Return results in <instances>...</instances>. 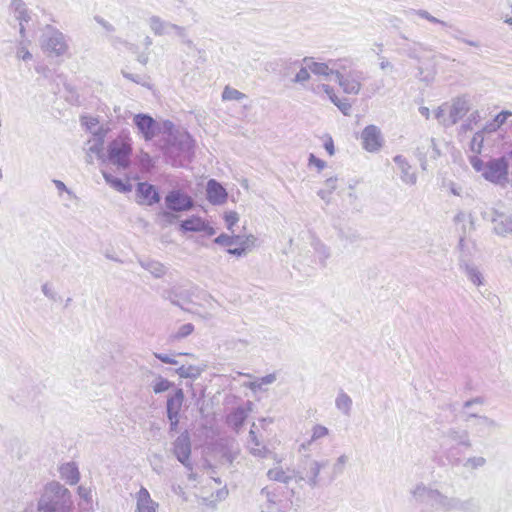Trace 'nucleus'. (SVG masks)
Masks as SVG:
<instances>
[{
  "mask_svg": "<svg viewBox=\"0 0 512 512\" xmlns=\"http://www.w3.org/2000/svg\"><path fill=\"white\" fill-rule=\"evenodd\" d=\"M142 268L149 271L154 277L161 278L166 274V267L159 261L155 260H140L139 261Z\"/></svg>",
  "mask_w": 512,
  "mask_h": 512,
  "instance_id": "33",
  "label": "nucleus"
},
{
  "mask_svg": "<svg viewBox=\"0 0 512 512\" xmlns=\"http://www.w3.org/2000/svg\"><path fill=\"white\" fill-rule=\"evenodd\" d=\"M315 252H316V255L319 258L321 264L325 265L327 259L330 257V250H329V248L326 245L322 244V243H317L315 245Z\"/></svg>",
  "mask_w": 512,
  "mask_h": 512,
  "instance_id": "48",
  "label": "nucleus"
},
{
  "mask_svg": "<svg viewBox=\"0 0 512 512\" xmlns=\"http://www.w3.org/2000/svg\"><path fill=\"white\" fill-rule=\"evenodd\" d=\"M447 436L456 442L458 445H462L465 447H471V441L469 439V434L466 430H455L451 429L447 432Z\"/></svg>",
  "mask_w": 512,
  "mask_h": 512,
  "instance_id": "39",
  "label": "nucleus"
},
{
  "mask_svg": "<svg viewBox=\"0 0 512 512\" xmlns=\"http://www.w3.org/2000/svg\"><path fill=\"white\" fill-rule=\"evenodd\" d=\"M238 220V214L234 211L225 214V222L229 230L232 229V227L238 222Z\"/></svg>",
  "mask_w": 512,
  "mask_h": 512,
  "instance_id": "55",
  "label": "nucleus"
},
{
  "mask_svg": "<svg viewBox=\"0 0 512 512\" xmlns=\"http://www.w3.org/2000/svg\"><path fill=\"white\" fill-rule=\"evenodd\" d=\"M240 240L239 236H230L227 234H220L218 237L214 239V242L216 244L222 245V246H232L234 244H237Z\"/></svg>",
  "mask_w": 512,
  "mask_h": 512,
  "instance_id": "46",
  "label": "nucleus"
},
{
  "mask_svg": "<svg viewBox=\"0 0 512 512\" xmlns=\"http://www.w3.org/2000/svg\"><path fill=\"white\" fill-rule=\"evenodd\" d=\"M180 230L182 232H205L209 236L216 233L215 229L209 226L205 220L194 215L181 222Z\"/></svg>",
  "mask_w": 512,
  "mask_h": 512,
  "instance_id": "19",
  "label": "nucleus"
},
{
  "mask_svg": "<svg viewBox=\"0 0 512 512\" xmlns=\"http://www.w3.org/2000/svg\"><path fill=\"white\" fill-rule=\"evenodd\" d=\"M260 508L262 512H286L279 487L268 485L260 491Z\"/></svg>",
  "mask_w": 512,
  "mask_h": 512,
  "instance_id": "7",
  "label": "nucleus"
},
{
  "mask_svg": "<svg viewBox=\"0 0 512 512\" xmlns=\"http://www.w3.org/2000/svg\"><path fill=\"white\" fill-rule=\"evenodd\" d=\"M246 96L244 93L240 92L239 90L235 88H231L229 86H226L222 92V99L225 101H231L236 100L240 101L244 99Z\"/></svg>",
  "mask_w": 512,
  "mask_h": 512,
  "instance_id": "41",
  "label": "nucleus"
},
{
  "mask_svg": "<svg viewBox=\"0 0 512 512\" xmlns=\"http://www.w3.org/2000/svg\"><path fill=\"white\" fill-rule=\"evenodd\" d=\"M428 504L436 509L443 511H451L461 507V502L459 499L448 497L437 489H433Z\"/></svg>",
  "mask_w": 512,
  "mask_h": 512,
  "instance_id": "15",
  "label": "nucleus"
},
{
  "mask_svg": "<svg viewBox=\"0 0 512 512\" xmlns=\"http://www.w3.org/2000/svg\"><path fill=\"white\" fill-rule=\"evenodd\" d=\"M471 418L475 419L473 427L476 432L481 435L490 434L498 428V423L487 416H478L474 413H469L467 414L465 421H469Z\"/></svg>",
  "mask_w": 512,
  "mask_h": 512,
  "instance_id": "23",
  "label": "nucleus"
},
{
  "mask_svg": "<svg viewBox=\"0 0 512 512\" xmlns=\"http://www.w3.org/2000/svg\"><path fill=\"white\" fill-rule=\"evenodd\" d=\"M266 476L270 481L286 485L292 480H295L296 482L304 480L303 473L294 468L283 467L281 461H277L276 464L267 471Z\"/></svg>",
  "mask_w": 512,
  "mask_h": 512,
  "instance_id": "9",
  "label": "nucleus"
},
{
  "mask_svg": "<svg viewBox=\"0 0 512 512\" xmlns=\"http://www.w3.org/2000/svg\"><path fill=\"white\" fill-rule=\"evenodd\" d=\"M206 194L208 201L213 205L224 204L228 196L225 188L214 179L208 181Z\"/></svg>",
  "mask_w": 512,
  "mask_h": 512,
  "instance_id": "20",
  "label": "nucleus"
},
{
  "mask_svg": "<svg viewBox=\"0 0 512 512\" xmlns=\"http://www.w3.org/2000/svg\"><path fill=\"white\" fill-rule=\"evenodd\" d=\"M406 14H415V15L423 18V19L428 20L429 22L438 23V24H441L443 26H447L446 22L441 21V20L435 18L428 11L423 10V9H418V10L412 9L410 11H407Z\"/></svg>",
  "mask_w": 512,
  "mask_h": 512,
  "instance_id": "43",
  "label": "nucleus"
},
{
  "mask_svg": "<svg viewBox=\"0 0 512 512\" xmlns=\"http://www.w3.org/2000/svg\"><path fill=\"white\" fill-rule=\"evenodd\" d=\"M175 372L181 378L197 379L202 374L203 369L194 365H182L179 368H177Z\"/></svg>",
  "mask_w": 512,
  "mask_h": 512,
  "instance_id": "38",
  "label": "nucleus"
},
{
  "mask_svg": "<svg viewBox=\"0 0 512 512\" xmlns=\"http://www.w3.org/2000/svg\"><path fill=\"white\" fill-rule=\"evenodd\" d=\"M362 147L371 153L378 152L384 143L380 129L376 125L366 126L361 133Z\"/></svg>",
  "mask_w": 512,
  "mask_h": 512,
  "instance_id": "10",
  "label": "nucleus"
},
{
  "mask_svg": "<svg viewBox=\"0 0 512 512\" xmlns=\"http://www.w3.org/2000/svg\"><path fill=\"white\" fill-rule=\"evenodd\" d=\"M42 48L48 55L60 57L67 54L69 45L62 32L48 28L43 35Z\"/></svg>",
  "mask_w": 512,
  "mask_h": 512,
  "instance_id": "6",
  "label": "nucleus"
},
{
  "mask_svg": "<svg viewBox=\"0 0 512 512\" xmlns=\"http://www.w3.org/2000/svg\"><path fill=\"white\" fill-rule=\"evenodd\" d=\"M460 268L464 270L466 276L474 285H483V275L475 265L461 262Z\"/></svg>",
  "mask_w": 512,
  "mask_h": 512,
  "instance_id": "31",
  "label": "nucleus"
},
{
  "mask_svg": "<svg viewBox=\"0 0 512 512\" xmlns=\"http://www.w3.org/2000/svg\"><path fill=\"white\" fill-rule=\"evenodd\" d=\"M159 215L165 219L167 224H173L177 219V216L169 211H162Z\"/></svg>",
  "mask_w": 512,
  "mask_h": 512,
  "instance_id": "64",
  "label": "nucleus"
},
{
  "mask_svg": "<svg viewBox=\"0 0 512 512\" xmlns=\"http://www.w3.org/2000/svg\"><path fill=\"white\" fill-rule=\"evenodd\" d=\"M338 109L345 115L348 116L351 113L352 106L347 98H340V100L335 104Z\"/></svg>",
  "mask_w": 512,
  "mask_h": 512,
  "instance_id": "52",
  "label": "nucleus"
},
{
  "mask_svg": "<svg viewBox=\"0 0 512 512\" xmlns=\"http://www.w3.org/2000/svg\"><path fill=\"white\" fill-rule=\"evenodd\" d=\"M423 48V45L419 42H414L412 45H408L403 48V54L411 59H420L419 51Z\"/></svg>",
  "mask_w": 512,
  "mask_h": 512,
  "instance_id": "45",
  "label": "nucleus"
},
{
  "mask_svg": "<svg viewBox=\"0 0 512 512\" xmlns=\"http://www.w3.org/2000/svg\"><path fill=\"white\" fill-rule=\"evenodd\" d=\"M337 64L336 80L345 94L358 95L362 89L363 81L366 80L364 71L354 68L352 58H339Z\"/></svg>",
  "mask_w": 512,
  "mask_h": 512,
  "instance_id": "2",
  "label": "nucleus"
},
{
  "mask_svg": "<svg viewBox=\"0 0 512 512\" xmlns=\"http://www.w3.org/2000/svg\"><path fill=\"white\" fill-rule=\"evenodd\" d=\"M511 117L512 111L503 110L500 113H498L493 120L498 124V127L500 128L502 125L506 124L508 122V119Z\"/></svg>",
  "mask_w": 512,
  "mask_h": 512,
  "instance_id": "51",
  "label": "nucleus"
},
{
  "mask_svg": "<svg viewBox=\"0 0 512 512\" xmlns=\"http://www.w3.org/2000/svg\"><path fill=\"white\" fill-rule=\"evenodd\" d=\"M329 434V430L327 427L323 425H315L312 428V435L311 439L308 442V445H310L313 441H316L318 439H321Z\"/></svg>",
  "mask_w": 512,
  "mask_h": 512,
  "instance_id": "47",
  "label": "nucleus"
},
{
  "mask_svg": "<svg viewBox=\"0 0 512 512\" xmlns=\"http://www.w3.org/2000/svg\"><path fill=\"white\" fill-rule=\"evenodd\" d=\"M498 129H500L498 127V124L492 119L490 122H487L485 124L481 132L493 133L496 132Z\"/></svg>",
  "mask_w": 512,
  "mask_h": 512,
  "instance_id": "62",
  "label": "nucleus"
},
{
  "mask_svg": "<svg viewBox=\"0 0 512 512\" xmlns=\"http://www.w3.org/2000/svg\"><path fill=\"white\" fill-rule=\"evenodd\" d=\"M482 142H483L482 132L476 133L471 141L472 150L480 151Z\"/></svg>",
  "mask_w": 512,
  "mask_h": 512,
  "instance_id": "59",
  "label": "nucleus"
},
{
  "mask_svg": "<svg viewBox=\"0 0 512 512\" xmlns=\"http://www.w3.org/2000/svg\"><path fill=\"white\" fill-rule=\"evenodd\" d=\"M16 56H17V58H19L23 61H29L32 59V54L29 52V50L25 46H20L17 49Z\"/></svg>",
  "mask_w": 512,
  "mask_h": 512,
  "instance_id": "58",
  "label": "nucleus"
},
{
  "mask_svg": "<svg viewBox=\"0 0 512 512\" xmlns=\"http://www.w3.org/2000/svg\"><path fill=\"white\" fill-rule=\"evenodd\" d=\"M141 167L145 170H150L153 167V160L148 153H143L140 157Z\"/></svg>",
  "mask_w": 512,
  "mask_h": 512,
  "instance_id": "57",
  "label": "nucleus"
},
{
  "mask_svg": "<svg viewBox=\"0 0 512 512\" xmlns=\"http://www.w3.org/2000/svg\"><path fill=\"white\" fill-rule=\"evenodd\" d=\"M327 465V461H309L304 476V480L311 487L315 488L319 484V475L321 470Z\"/></svg>",
  "mask_w": 512,
  "mask_h": 512,
  "instance_id": "24",
  "label": "nucleus"
},
{
  "mask_svg": "<svg viewBox=\"0 0 512 512\" xmlns=\"http://www.w3.org/2000/svg\"><path fill=\"white\" fill-rule=\"evenodd\" d=\"M151 31L158 36L176 35L188 47H193V41L188 38L187 31L184 27L178 26L171 22L161 19L159 16H152L148 20Z\"/></svg>",
  "mask_w": 512,
  "mask_h": 512,
  "instance_id": "5",
  "label": "nucleus"
},
{
  "mask_svg": "<svg viewBox=\"0 0 512 512\" xmlns=\"http://www.w3.org/2000/svg\"><path fill=\"white\" fill-rule=\"evenodd\" d=\"M41 290L47 298H49L51 300H55L56 293L54 292L53 288L49 284L46 283V284L42 285Z\"/></svg>",
  "mask_w": 512,
  "mask_h": 512,
  "instance_id": "61",
  "label": "nucleus"
},
{
  "mask_svg": "<svg viewBox=\"0 0 512 512\" xmlns=\"http://www.w3.org/2000/svg\"><path fill=\"white\" fill-rule=\"evenodd\" d=\"M137 202L142 205L152 206L160 201V195L155 186L147 182H141L136 187Z\"/></svg>",
  "mask_w": 512,
  "mask_h": 512,
  "instance_id": "17",
  "label": "nucleus"
},
{
  "mask_svg": "<svg viewBox=\"0 0 512 512\" xmlns=\"http://www.w3.org/2000/svg\"><path fill=\"white\" fill-rule=\"evenodd\" d=\"M159 504L155 502L149 491L141 487L136 494V512H157Z\"/></svg>",
  "mask_w": 512,
  "mask_h": 512,
  "instance_id": "22",
  "label": "nucleus"
},
{
  "mask_svg": "<svg viewBox=\"0 0 512 512\" xmlns=\"http://www.w3.org/2000/svg\"><path fill=\"white\" fill-rule=\"evenodd\" d=\"M73 507L71 492L57 481H51L37 503L39 512H71Z\"/></svg>",
  "mask_w": 512,
  "mask_h": 512,
  "instance_id": "1",
  "label": "nucleus"
},
{
  "mask_svg": "<svg viewBox=\"0 0 512 512\" xmlns=\"http://www.w3.org/2000/svg\"><path fill=\"white\" fill-rule=\"evenodd\" d=\"M303 62L307 64V68L315 75L328 78L331 75H337V62L339 59H331L328 62H316L312 58L305 57Z\"/></svg>",
  "mask_w": 512,
  "mask_h": 512,
  "instance_id": "14",
  "label": "nucleus"
},
{
  "mask_svg": "<svg viewBox=\"0 0 512 512\" xmlns=\"http://www.w3.org/2000/svg\"><path fill=\"white\" fill-rule=\"evenodd\" d=\"M308 165L310 167L315 166L317 168V170L320 172L321 170H323L326 167V162L317 158L314 154H310L309 159H308Z\"/></svg>",
  "mask_w": 512,
  "mask_h": 512,
  "instance_id": "54",
  "label": "nucleus"
},
{
  "mask_svg": "<svg viewBox=\"0 0 512 512\" xmlns=\"http://www.w3.org/2000/svg\"><path fill=\"white\" fill-rule=\"evenodd\" d=\"M435 118L439 121L440 124L444 126H452V124H449V113L446 114V111L443 106L438 107V109L435 111Z\"/></svg>",
  "mask_w": 512,
  "mask_h": 512,
  "instance_id": "50",
  "label": "nucleus"
},
{
  "mask_svg": "<svg viewBox=\"0 0 512 512\" xmlns=\"http://www.w3.org/2000/svg\"><path fill=\"white\" fill-rule=\"evenodd\" d=\"M335 406L344 415L348 416L352 408V399L347 393L340 391L335 399Z\"/></svg>",
  "mask_w": 512,
  "mask_h": 512,
  "instance_id": "35",
  "label": "nucleus"
},
{
  "mask_svg": "<svg viewBox=\"0 0 512 512\" xmlns=\"http://www.w3.org/2000/svg\"><path fill=\"white\" fill-rule=\"evenodd\" d=\"M254 427L255 423L252 424V427L249 431V438L247 442L248 449L254 456L264 458L267 456L269 450L257 437L256 432L254 431Z\"/></svg>",
  "mask_w": 512,
  "mask_h": 512,
  "instance_id": "28",
  "label": "nucleus"
},
{
  "mask_svg": "<svg viewBox=\"0 0 512 512\" xmlns=\"http://www.w3.org/2000/svg\"><path fill=\"white\" fill-rule=\"evenodd\" d=\"M77 492H78L79 497L81 499L85 500L86 502H90L92 500L90 488L80 485L77 489Z\"/></svg>",
  "mask_w": 512,
  "mask_h": 512,
  "instance_id": "56",
  "label": "nucleus"
},
{
  "mask_svg": "<svg viewBox=\"0 0 512 512\" xmlns=\"http://www.w3.org/2000/svg\"><path fill=\"white\" fill-rule=\"evenodd\" d=\"M482 217L493 225V231L499 236L512 235V215L490 208L482 213Z\"/></svg>",
  "mask_w": 512,
  "mask_h": 512,
  "instance_id": "8",
  "label": "nucleus"
},
{
  "mask_svg": "<svg viewBox=\"0 0 512 512\" xmlns=\"http://www.w3.org/2000/svg\"><path fill=\"white\" fill-rule=\"evenodd\" d=\"M60 478L69 485H76L80 480V472L75 462H66L59 466Z\"/></svg>",
  "mask_w": 512,
  "mask_h": 512,
  "instance_id": "25",
  "label": "nucleus"
},
{
  "mask_svg": "<svg viewBox=\"0 0 512 512\" xmlns=\"http://www.w3.org/2000/svg\"><path fill=\"white\" fill-rule=\"evenodd\" d=\"M104 137L101 133L98 136H93L86 143V161L87 163H93L94 157L100 158L102 156Z\"/></svg>",
  "mask_w": 512,
  "mask_h": 512,
  "instance_id": "26",
  "label": "nucleus"
},
{
  "mask_svg": "<svg viewBox=\"0 0 512 512\" xmlns=\"http://www.w3.org/2000/svg\"><path fill=\"white\" fill-rule=\"evenodd\" d=\"M252 409L253 403L251 401H247L245 405L235 408L227 416L228 425L238 433Z\"/></svg>",
  "mask_w": 512,
  "mask_h": 512,
  "instance_id": "18",
  "label": "nucleus"
},
{
  "mask_svg": "<svg viewBox=\"0 0 512 512\" xmlns=\"http://www.w3.org/2000/svg\"><path fill=\"white\" fill-rule=\"evenodd\" d=\"M433 488L424 485L423 483L416 484L410 493L416 502L428 503Z\"/></svg>",
  "mask_w": 512,
  "mask_h": 512,
  "instance_id": "32",
  "label": "nucleus"
},
{
  "mask_svg": "<svg viewBox=\"0 0 512 512\" xmlns=\"http://www.w3.org/2000/svg\"><path fill=\"white\" fill-rule=\"evenodd\" d=\"M133 122L146 141L152 140L160 130L157 122L147 114L135 115Z\"/></svg>",
  "mask_w": 512,
  "mask_h": 512,
  "instance_id": "13",
  "label": "nucleus"
},
{
  "mask_svg": "<svg viewBox=\"0 0 512 512\" xmlns=\"http://www.w3.org/2000/svg\"><path fill=\"white\" fill-rule=\"evenodd\" d=\"M173 453L180 463L191 469V441L188 432L180 434L173 443Z\"/></svg>",
  "mask_w": 512,
  "mask_h": 512,
  "instance_id": "11",
  "label": "nucleus"
},
{
  "mask_svg": "<svg viewBox=\"0 0 512 512\" xmlns=\"http://www.w3.org/2000/svg\"><path fill=\"white\" fill-rule=\"evenodd\" d=\"M81 122L93 136H98V133H101V136H105L107 133V129L100 126L98 119L95 117H82Z\"/></svg>",
  "mask_w": 512,
  "mask_h": 512,
  "instance_id": "34",
  "label": "nucleus"
},
{
  "mask_svg": "<svg viewBox=\"0 0 512 512\" xmlns=\"http://www.w3.org/2000/svg\"><path fill=\"white\" fill-rule=\"evenodd\" d=\"M349 461V457L345 454L340 455L332 467V477H337L344 472L345 466Z\"/></svg>",
  "mask_w": 512,
  "mask_h": 512,
  "instance_id": "42",
  "label": "nucleus"
},
{
  "mask_svg": "<svg viewBox=\"0 0 512 512\" xmlns=\"http://www.w3.org/2000/svg\"><path fill=\"white\" fill-rule=\"evenodd\" d=\"M485 463H486V459L484 457L475 456V457H470V458L466 459L463 466L467 469H477V468L484 466Z\"/></svg>",
  "mask_w": 512,
  "mask_h": 512,
  "instance_id": "49",
  "label": "nucleus"
},
{
  "mask_svg": "<svg viewBox=\"0 0 512 512\" xmlns=\"http://www.w3.org/2000/svg\"><path fill=\"white\" fill-rule=\"evenodd\" d=\"M103 177L107 184H109L112 188H114L118 192H130L131 185L129 183L123 182L120 178L113 176L110 173L103 172Z\"/></svg>",
  "mask_w": 512,
  "mask_h": 512,
  "instance_id": "36",
  "label": "nucleus"
},
{
  "mask_svg": "<svg viewBox=\"0 0 512 512\" xmlns=\"http://www.w3.org/2000/svg\"><path fill=\"white\" fill-rule=\"evenodd\" d=\"M132 153L131 140L127 137H118L108 145L109 162L118 169L125 170L130 166Z\"/></svg>",
  "mask_w": 512,
  "mask_h": 512,
  "instance_id": "4",
  "label": "nucleus"
},
{
  "mask_svg": "<svg viewBox=\"0 0 512 512\" xmlns=\"http://www.w3.org/2000/svg\"><path fill=\"white\" fill-rule=\"evenodd\" d=\"M469 110L468 102L465 99L457 98L449 109V124H456Z\"/></svg>",
  "mask_w": 512,
  "mask_h": 512,
  "instance_id": "30",
  "label": "nucleus"
},
{
  "mask_svg": "<svg viewBox=\"0 0 512 512\" xmlns=\"http://www.w3.org/2000/svg\"><path fill=\"white\" fill-rule=\"evenodd\" d=\"M337 178H328L326 181H325V189L328 190V194H331L337 187Z\"/></svg>",
  "mask_w": 512,
  "mask_h": 512,
  "instance_id": "63",
  "label": "nucleus"
},
{
  "mask_svg": "<svg viewBox=\"0 0 512 512\" xmlns=\"http://www.w3.org/2000/svg\"><path fill=\"white\" fill-rule=\"evenodd\" d=\"M174 386L173 382L165 379L164 377L158 375L152 382V389L155 394H160L168 391L170 388Z\"/></svg>",
  "mask_w": 512,
  "mask_h": 512,
  "instance_id": "40",
  "label": "nucleus"
},
{
  "mask_svg": "<svg viewBox=\"0 0 512 512\" xmlns=\"http://www.w3.org/2000/svg\"><path fill=\"white\" fill-rule=\"evenodd\" d=\"M11 7L15 18L19 21V32L23 37L25 32L24 23H27L30 20V14L22 0H11Z\"/></svg>",
  "mask_w": 512,
  "mask_h": 512,
  "instance_id": "29",
  "label": "nucleus"
},
{
  "mask_svg": "<svg viewBox=\"0 0 512 512\" xmlns=\"http://www.w3.org/2000/svg\"><path fill=\"white\" fill-rule=\"evenodd\" d=\"M194 331V326L193 324L191 323H186V324H183L181 325L177 332H175L171 338L173 340H180V339H183L187 336H189L192 332Z\"/></svg>",
  "mask_w": 512,
  "mask_h": 512,
  "instance_id": "44",
  "label": "nucleus"
},
{
  "mask_svg": "<svg viewBox=\"0 0 512 512\" xmlns=\"http://www.w3.org/2000/svg\"><path fill=\"white\" fill-rule=\"evenodd\" d=\"M393 161L397 166L401 181L406 185L414 186L417 183V173L408 160L402 155H396Z\"/></svg>",
  "mask_w": 512,
  "mask_h": 512,
  "instance_id": "16",
  "label": "nucleus"
},
{
  "mask_svg": "<svg viewBox=\"0 0 512 512\" xmlns=\"http://www.w3.org/2000/svg\"><path fill=\"white\" fill-rule=\"evenodd\" d=\"M166 207L174 212L190 210L194 203L190 196L180 190H172L165 197Z\"/></svg>",
  "mask_w": 512,
  "mask_h": 512,
  "instance_id": "12",
  "label": "nucleus"
},
{
  "mask_svg": "<svg viewBox=\"0 0 512 512\" xmlns=\"http://www.w3.org/2000/svg\"><path fill=\"white\" fill-rule=\"evenodd\" d=\"M309 69L306 67H302L297 74L295 75L294 82L295 83H304L310 79Z\"/></svg>",
  "mask_w": 512,
  "mask_h": 512,
  "instance_id": "53",
  "label": "nucleus"
},
{
  "mask_svg": "<svg viewBox=\"0 0 512 512\" xmlns=\"http://www.w3.org/2000/svg\"><path fill=\"white\" fill-rule=\"evenodd\" d=\"M471 166L482 176L495 184L504 185L508 177V163L504 158L491 159L484 162L477 156L470 158Z\"/></svg>",
  "mask_w": 512,
  "mask_h": 512,
  "instance_id": "3",
  "label": "nucleus"
},
{
  "mask_svg": "<svg viewBox=\"0 0 512 512\" xmlns=\"http://www.w3.org/2000/svg\"><path fill=\"white\" fill-rule=\"evenodd\" d=\"M180 151L185 158H190L194 152V140L187 133L179 136L178 139Z\"/></svg>",
  "mask_w": 512,
  "mask_h": 512,
  "instance_id": "37",
  "label": "nucleus"
},
{
  "mask_svg": "<svg viewBox=\"0 0 512 512\" xmlns=\"http://www.w3.org/2000/svg\"><path fill=\"white\" fill-rule=\"evenodd\" d=\"M184 402V392L177 388L173 395L167 398L166 413L167 417H179L180 410Z\"/></svg>",
  "mask_w": 512,
  "mask_h": 512,
  "instance_id": "27",
  "label": "nucleus"
},
{
  "mask_svg": "<svg viewBox=\"0 0 512 512\" xmlns=\"http://www.w3.org/2000/svg\"><path fill=\"white\" fill-rule=\"evenodd\" d=\"M417 150L419 160L421 162V168L423 170L426 169L428 160H436L441 154L433 138L428 139L426 143L421 147H418Z\"/></svg>",
  "mask_w": 512,
  "mask_h": 512,
  "instance_id": "21",
  "label": "nucleus"
},
{
  "mask_svg": "<svg viewBox=\"0 0 512 512\" xmlns=\"http://www.w3.org/2000/svg\"><path fill=\"white\" fill-rule=\"evenodd\" d=\"M154 356L157 359H159L161 362L166 363V364L176 365L178 363L177 360H175L174 358H172L166 354L154 353Z\"/></svg>",
  "mask_w": 512,
  "mask_h": 512,
  "instance_id": "60",
  "label": "nucleus"
}]
</instances>
